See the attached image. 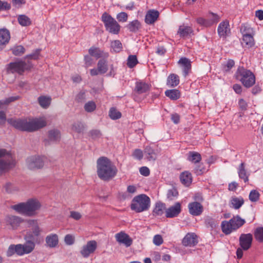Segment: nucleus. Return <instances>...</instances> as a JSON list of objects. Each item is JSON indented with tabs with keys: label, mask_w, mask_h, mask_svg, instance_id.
<instances>
[{
	"label": "nucleus",
	"mask_w": 263,
	"mask_h": 263,
	"mask_svg": "<svg viewBox=\"0 0 263 263\" xmlns=\"http://www.w3.org/2000/svg\"><path fill=\"white\" fill-rule=\"evenodd\" d=\"M8 122L15 128L22 131L32 132L46 125V122L43 119H8Z\"/></svg>",
	"instance_id": "nucleus-1"
},
{
	"label": "nucleus",
	"mask_w": 263,
	"mask_h": 263,
	"mask_svg": "<svg viewBox=\"0 0 263 263\" xmlns=\"http://www.w3.org/2000/svg\"><path fill=\"white\" fill-rule=\"evenodd\" d=\"M97 174L103 180H109L114 177L117 169L111 161L105 157L99 158L97 161Z\"/></svg>",
	"instance_id": "nucleus-2"
},
{
	"label": "nucleus",
	"mask_w": 263,
	"mask_h": 263,
	"mask_svg": "<svg viewBox=\"0 0 263 263\" xmlns=\"http://www.w3.org/2000/svg\"><path fill=\"white\" fill-rule=\"evenodd\" d=\"M150 205V198L145 194H141L133 198L130 208L136 213H140L148 210Z\"/></svg>",
	"instance_id": "nucleus-3"
},
{
	"label": "nucleus",
	"mask_w": 263,
	"mask_h": 263,
	"mask_svg": "<svg viewBox=\"0 0 263 263\" xmlns=\"http://www.w3.org/2000/svg\"><path fill=\"white\" fill-rule=\"evenodd\" d=\"M246 222L245 219L239 215L234 216L229 221H223L221 223V230L226 235L231 233L242 227Z\"/></svg>",
	"instance_id": "nucleus-4"
},
{
	"label": "nucleus",
	"mask_w": 263,
	"mask_h": 263,
	"mask_svg": "<svg viewBox=\"0 0 263 263\" xmlns=\"http://www.w3.org/2000/svg\"><path fill=\"white\" fill-rule=\"evenodd\" d=\"M15 165V161L11 154L5 149H0V174L8 171Z\"/></svg>",
	"instance_id": "nucleus-5"
},
{
	"label": "nucleus",
	"mask_w": 263,
	"mask_h": 263,
	"mask_svg": "<svg viewBox=\"0 0 263 263\" xmlns=\"http://www.w3.org/2000/svg\"><path fill=\"white\" fill-rule=\"evenodd\" d=\"M236 74L237 79H239L246 87H250L255 83V76L250 70H247L243 67H239Z\"/></svg>",
	"instance_id": "nucleus-6"
},
{
	"label": "nucleus",
	"mask_w": 263,
	"mask_h": 263,
	"mask_svg": "<svg viewBox=\"0 0 263 263\" xmlns=\"http://www.w3.org/2000/svg\"><path fill=\"white\" fill-rule=\"evenodd\" d=\"M32 67L30 62L27 63L22 60L11 62L7 65V71L10 73H17L19 74H23L26 70L29 69Z\"/></svg>",
	"instance_id": "nucleus-7"
},
{
	"label": "nucleus",
	"mask_w": 263,
	"mask_h": 263,
	"mask_svg": "<svg viewBox=\"0 0 263 263\" xmlns=\"http://www.w3.org/2000/svg\"><path fill=\"white\" fill-rule=\"evenodd\" d=\"M102 20L103 22L106 30L110 33L117 34L120 30V26L118 22L110 15L104 13L102 16Z\"/></svg>",
	"instance_id": "nucleus-8"
},
{
	"label": "nucleus",
	"mask_w": 263,
	"mask_h": 263,
	"mask_svg": "<svg viewBox=\"0 0 263 263\" xmlns=\"http://www.w3.org/2000/svg\"><path fill=\"white\" fill-rule=\"evenodd\" d=\"M28 224L31 227V232H28L26 237L29 239L36 241L37 240V237L42 232V230L39 227L36 220H29L28 221Z\"/></svg>",
	"instance_id": "nucleus-9"
},
{
	"label": "nucleus",
	"mask_w": 263,
	"mask_h": 263,
	"mask_svg": "<svg viewBox=\"0 0 263 263\" xmlns=\"http://www.w3.org/2000/svg\"><path fill=\"white\" fill-rule=\"evenodd\" d=\"M44 158L40 156H32L28 158L27 160L28 168L33 170L42 167L44 165Z\"/></svg>",
	"instance_id": "nucleus-10"
},
{
	"label": "nucleus",
	"mask_w": 263,
	"mask_h": 263,
	"mask_svg": "<svg viewBox=\"0 0 263 263\" xmlns=\"http://www.w3.org/2000/svg\"><path fill=\"white\" fill-rule=\"evenodd\" d=\"M253 236L251 234H242L239 237V245L244 250H248L251 246Z\"/></svg>",
	"instance_id": "nucleus-11"
},
{
	"label": "nucleus",
	"mask_w": 263,
	"mask_h": 263,
	"mask_svg": "<svg viewBox=\"0 0 263 263\" xmlns=\"http://www.w3.org/2000/svg\"><path fill=\"white\" fill-rule=\"evenodd\" d=\"M97 243L95 240H90L84 246L81 251V254L84 257H88L89 255L95 252L97 249Z\"/></svg>",
	"instance_id": "nucleus-12"
},
{
	"label": "nucleus",
	"mask_w": 263,
	"mask_h": 263,
	"mask_svg": "<svg viewBox=\"0 0 263 263\" xmlns=\"http://www.w3.org/2000/svg\"><path fill=\"white\" fill-rule=\"evenodd\" d=\"M27 210V216H32L35 214V211L41 207L40 202L36 199H30L26 202Z\"/></svg>",
	"instance_id": "nucleus-13"
},
{
	"label": "nucleus",
	"mask_w": 263,
	"mask_h": 263,
	"mask_svg": "<svg viewBox=\"0 0 263 263\" xmlns=\"http://www.w3.org/2000/svg\"><path fill=\"white\" fill-rule=\"evenodd\" d=\"M7 225L10 226L13 229H16L23 221L21 218L14 215H7L5 218Z\"/></svg>",
	"instance_id": "nucleus-14"
},
{
	"label": "nucleus",
	"mask_w": 263,
	"mask_h": 263,
	"mask_svg": "<svg viewBox=\"0 0 263 263\" xmlns=\"http://www.w3.org/2000/svg\"><path fill=\"white\" fill-rule=\"evenodd\" d=\"M189 213L193 216H199L203 211V207L198 202H192L188 205Z\"/></svg>",
	"instance_id": "nucleus-15"
},
{
	"label": "nucleus",
	"mask_w": 263,
	"mask_h": 263,
	"mask_svg": "<svg viewBox=\"0 0 263 263\" xmlns=\"http://www.w3.org/2000/svg\"><path fill=\"white\" fill-rule=\"evenodd\" d=\"M61 138L60 132L58 129H51L48 132V139L44 141L45 145H48L50 142L57 143Z\"/></svg>",
	"instance_id": "nucleus-16"
},
{
	"label": "nucleus",
	"mask_w": 263,
	"mask_h": 263,
	"mask_svg": "<svg viewBox=\"0 0 263 263\" xmlns=\"http://www.w3.org/2000/svg\"><path fill=\"white\" fill-rule=\"evenodd\" d=\"M116 240L121 244H123L126 247L131 246L133 242L132 238L124 232H120L115 235Z\"/></svg>",
	"instance_id": "nucleus-17"
},
{
	"label": "nucleus",
	"mask_w": 263,
	"mask_h": 263,
	"mask_svg": "<svg viewBox=\"0 0 263 263\" xmlns=\"http://www.w3.org/2000/svg\"><path fill=\"white\" fill-rule=\"evenodd\" d=\"M198 242L197 235L194 233H187L183 238L182 243L185 247H192Z\"/></svg>",
	"instance_id": "nucleus-18"
},
{
	"label": "nucleus",
	"mask_w": 263,
	"mask_h": 263,
	"mask_svg": "<svg viewBox=\"0 0 263 263\" xmlns=\"http://www.w3.org/2000/svg\"><path fill=\"white\" fill-rule=\"evenodd\" d=\"M180 212V203L179 202H177L175 205L166 210L165 216L167 218H173L177 216Z\"/></svg>",
	"instance_id": "nucleus-19"
},
{
	"label": "nucleus",
	"mask_w": 263,
	"mask_h": 263,
	"mask_svg": "<svg viewBox=\"0 0 263 263\" xmlns=\"http://www.w3.org/2000/svg\"><path fill=\"white\" fill-rule=\"evenodd\" d=\"M159 15V13L157 10H149L145 15V22L147 24H153L157 20Z\"/></svg>",
	"instance_id": "nucleus-20"
},
{
	"label": "nucleus",
	"mask_w": 263,
	"mask_h": 263,
	"mask_svg": "<svg viewBox=\"0 0 263 263\" xmlns=\"http://www.w3.org/2000/svg\"><path fill=\"white\" fill-rule=\"evenodd\" d=\"M229 23L223 21L220 23L218 27V33L220 37L226 38L230 33Z\"/></svg>",
	"instance_id": "nucleus-21"
},
{
	"label": "nucleus",
	"mask_w": 263,
	"mask_h": 263,
	"mask_svg": "<svg viewBox=\"0 0 263 263\" xmlns=\"http://www.w3.org/2000/svg\"><path fill=\"white\" fill-rule=\"evenodd\" d=\"M178 64L182 67L183 75L186 77L191 68L190 61L186 58H181L178 61Z\"/></svg>",
	"instance_id": "nucleus-22"
},
{
	"label": "nucleus",
	"mask_w": 263,
	"mask_h": 263,
	"mask_svg": "<svg viewBox=\"0 0 263 263\" xmlns=\"http://www.w3.org/2000/svg\"><path fill=\"white\" fill-rule=\"evenodd\" d=\"M150 87L151 86L148 84L143 81H139L136 83L135 90L138 93L141 94L148 92Z\"/></svg>",
	"instance_id": "nucleus-23"
},
{
	"label": "nucleus",
	"mask_w": 263,
	"mask_h": 263,
	"mask_svg": "<svg viewBox=\"0 0 263 263\" xmlns=\"http://www.w3.org/2000/svg\"><path fill=\"white\" fill-rule=\"evenodd\" d=\"M193 32V30L191 27L185 25L179 26L177 31L178 34L179 35L180 37L182 38H186L190 36Z\"/></svg>",
	"instance_id": "nucleus-24"
},
{
	"label": "nucleus",
	"mask_w": 263,
	"mask_h": 263,
	"mask_svg": "<svg viewBox=\"0 0 263 263\" xmlns=\"http://www.w3.org/2000/svg\"><path fill=\"white\" fill-rule=\"evenodd\" d=\"M10 39L9 31L6 29H0V45H6Z\"/></svg>",
	"instance_id": "nucleus-25"
},
{
	"label": "nucleus",
	"mask_w": 263,
	"mask_h": 263,
	"mask_svg": "<svg viewBox=\"0 0 263 263\" xmlns=\"http://www.w3.org/2000/svg\"><path fill=\"white\" fill-rule=\"evenodd\" d=\"M180 179L182 184L188 186L192 181V174L187 171L183 172L180 176Z\"/></svg>",
	"instance_id": "nucleus-26"
},
{
	"label": "nucleus",
	"mask_w": 263,
	"mask_h": 263,
	"mask_svg": "<svg viewBox=\"0 0 263 263\" xmlns=\"http://www.w3.org/2000/svg\"><path fill=\"white\" fill-rule=\"evenodd\" d=\"M58 236L55 234H52L47 236L46 242L48 246L50 248L55 247L58 243Z\"/></svg>",
	"instance_id": "nucleus-27"
},
{
	"label": "nucleus",
	"mask_w": 263,
	"mask_h": 263,
	"mask_svg": "<svg viewBox=\"0 0 263 263\" xmlns=\"http://www.w3.org/2000/svg\"><path fill=\"white\" fill-rule=\"evenodd\" d=\"M244 203V200L242 197H232L230 200L231 207L237 210L239 209Z\"/></svg>",
	"instance_id": "nucleus-28"
},
{
	"label": "nucleus",
	"mask_w": 263,
	"mask_h": 263,
	"mask_svg": "<svg viewBox=\"0 0 263 263\" xmlns=\"http://www.w3.org/2000/svg\"><path fill=\"white\" fill-rule=\"evenodd\" d=\"M179 78L176 74H171L167 79V85L169 87H174L179 84Z\"/></svg>",
	"instance_id": "nucleus-29"
},
{
	"label": "nucleus",
	"mask_w": 263,
	"mask_h": 263,
	"mask_svg": "<svg viewBox=\"0 0 263 263\" xmlns=\"http://www.w3.org/2000/svg\"><path fill=\"white\" fill-rule=\"evenodd\" d=\"M144 154L149 161H154L157 158V154L150 146H147L144 149Z\"/></svg>",
	"instance_id": "nucleus-30"
},
{
	"label": "nucleus",
	"mask_w": 263,
	"mask_h": 263,
	"mask_svg": "<svg viewBox=\"0 0 263 263\" xmlns=\"http://www.w3.org/2000/svg\"><path fill=\"white\" fill-rule=\"evenodd\" d=\"M12 209L18 213L27 215V210L26 202H22L12 206Z\"/></svg>",
	"instance_id": "nucleus-31"
},
{
	"label": "nucleus",
	"mask_w": 263,
	"mask_h": 263,
	"mask_svg": "<svg viewBox=\"0 0 263 263\" xmlns=\"http://www.w3.org/2000/svg\"><path fill=\"white\" fill-rule=\"evenodd\" d=\"M165 95L171 100H176L180 98V93L177 89L167 90L165 92Z\"/></svg>",
	"instance_id": "nucleus-32"
},
{
	"label": "nucleus",
	"mask_w": 263,
	"mask_h": 263,
	"mask_svg": "<svg viewBox=\"0 0 263 263\" xmlns=\"http://www.w3.org/2000/svg\"><path fill=\"white\" fill-rule=\"evenodd\" d=\"M254 35H243L242 44L243 46L249 48L254 45Z\"/></svg>",
	"instance_id": "nucleus-33"
},
{
	"label": "nucleus",
	"mask_w": 263,
	"mask_h": 263,
	"mask_svg": "<svg viewBox=\"0 0 263 263\" xmlns=\"http://www.w3.org/2000/svg\"><path fill=\"white\" fill-rule=\"evenodd\" d=\"M19 24L22 26H28L31 24V21L26 15H20L17 17Z\"/></svg>",
	"instance_id": "nucleus-34"
},
{
	"label": "nucleus",
	"mask_w": 263,
	"mask_h": 263,
	"mask_svg": "<svg viewBox=\"0 0 263 263\" xmlns=\"http://www.w3.org/2000/svg\"><path fill=\"white\" fill-rule=\"evenodd\" d=\"M165 209V204L162 203H156L155 207L153 210V214L156 216H161Z\"/></svg>",
	"instance_id": "nucleus-35"
},
{
	"label": "nucleus",
	"mask_w": 263,
	"mask_h": 263,
	"mask_svg": "<svg viewBox=\"0 0 263 263\" xmlns=\"http://www.w3.org/2000/svg\"><path fill=\"white\" fill-rule=\"evenodd\" d=\"M98 69L100 74H103L107 72L108 66L107 61L104 59H101L98 63Z\"/></svg>",
	"instance_id": "nucleus-36"
},
{
	"label": "nucleus",
	"mask_w": 263,
	"mask_h": 263,
	"mask_svg": "<svg viewBox=\"0 0 263 263\" xmlns=\"http://www.w3.org/2000/svg\"><path fill=\"white\" fill-rule=\"evenodd\" d=\"M39 104L44 108L49 107L51 103V98L46 96H41L38 98Z\"/></svg>",
	"instance_id": "nucleus-37"
},
{
	"label": "nucleus",
	"mask_w": 263,
	"mask_h": 263,
	"mask_svg": "<svg viewBox=\"0 0 263 263\" xmlns=\"http://www.w3.org/2000/svg\"><path fill=\"white\" fill-rule=\"evenodd\" d=\"M238 175L240 178L243 179L245 182L249 181L248 176L247 175L246 171L245 168V163H241L239 167Z\"/></svg>",
	"instance_id": "nucleus-38"
},
{
	"label": "nucleus",
	"mask_w": 263,
	"mask_h": 263,
	"mask_svg": "<svg viewBox=\"0 0 263 263\" xmlns=\"http://www.w3.org/2000/svg\"><path fill=\"white\" fill-rule=\"evenodd\" d=\"M201 159V155L197 152H190L189 153L188 160L193 163L199 162Z\"/></svg>",
	"instance_id": "nucleus-39"
},
{
	"label": "nucleus",
	"mask_w": 263,
	"mask_h": 263,
	"mask_svg": "<svg viewBox=\"0 0 263 263\" xmlns=\"http://www.w3.org/2000/svg\"><path fill=\"white\" fill-rule=\"evenodd\" d=\"M89 54L90 56L95 58L99 59L103 55V52L98 48L92 47L88 50Z\"/></svg>",
	"instance_id": "nucleus-40"
},
{
	"label": "nucleus",
	"mask_w": 263,
	"mask_h": 263,
	"mask_svg": "<svg viewBox=\"0 0 263 263\" xmlns=\"http://www.w3.org/2000/svg\"><path fill=\"white\" fill-rule=\"evenodd\" d=\"M34 241L29 239L27 243L24 245H23L24 250V254H28L33 251L34 248Z\"/></svg>",
	"instance_id": "nucleus-41"
},
{
	"label": "nucleus",
	"mask_w": 263,
	"mask_h": 263,
	"mask_svg": "<svg viewBox=\"0 0 263 263\" xmlns=\"http://www.w3.org/2000/svg\"><path fill=\"white\" fill-rule=\"evenodd\" d=\"M240 30L243 35H254L253 29L248 25H242Z\"/></svg>",
	"instance_id": "nucleus-42"
},
{
	"label": "nucleus",
	"mask_w": 263,
	"mask_h": 263,
	"mask_svg": "<svg viewBox=\"0 0 263 263\" xmlns=\"http://www.w3.org/2000/svg\"><path fill=\"white\" fill-rule=\"evenodd\" d=\"M12 53L16 56H21L23 54L25 51L24 47L21 45L14 46L11 49Z\"/></svg>",
	"instance_id": "nucleus-43"
},
{
	"label": "nucleus",
	"mask_w": 263,
	"mask_h": 263,
	"mask_svg": "<svg viewBox=\"0 0 263 263\" xmlns=\"http://www.w3.org/2000/svg\"><path fill=\"white\" fill-rule=\"evenodd\" d=\"M111 47L116 52H119L122 49V45L119 40H115L111 43Z\"/></svg>",
	"instance_id": "nucleus-44"
},
{
	"label": "nucleus",
	"mask_w": 263,
	"mask_h": 263,
	"mask_svg": "<svg viewBox=\"0 0 263 263\" xmlns=\"http://www.w3.org/2000/svg\"><path fill=\"white\" fill-rule=\"evenodd\" d=\"M205 223L207 227L211 228L212 229L215 228L218 224L217 221L209 217L206 218Z\"/></svg>",
	"instance_id": "nucleus-45"
},
{
	"label": "nucleus",
	"mask_w": 263,
	"mask_h": 263,
	"mask_svg": "<svg viewBox=\"0 0 263 263\" xmlns=\"http://www.w3.org/2000/svg\"><path fill=\"white\" fill-rule=\"evenodd\" d=\"M138 63L137 57L135 55H130L128 56L127 62V65L129 68H133Z\"/></svg>",
	"instance_id": "nucleus-46"
},
{
	"label": "nucleus",
	"mask_w": 263,
	"mask_h": 263,
	"mask_svg": "<svg viewBox=\"0 0 263 263\" xmlns=\"http://www.w3.org/2000/svg\"><path fill=\"white\" fill-rule=\"evenodd\" d=\"M140 27V23L137 20H135L130 22L127 26L128 29L132 32L137 31L139 29Z\"/></svg>",
	"instance_id": "nucleus-47"
},
{
	"label": "nucleus",
	"mask_w": 263,
	"mask_h": 263,
	"mask_svg": "<svg viewBox=\"0 0 263 263\" xmlns=\"http://www.w3.org/2000/svg\"><path fill=\"white\" fill-rule=\"evenodd\" d=\"M260 194L259 192L255 190H252L249 194V200L251 202H257L259 200Z\"/></svg>",
	"instance_id": "nucleus-48"
},
{
	"label": "nucleus",
	"mask_w": 263,
	"mask_h": 263,
	"mask_svg": "<svg viewBox=\"0 0 263 263\" xmlns=\"http://www.w3.org/2000/svg\"><path fill=\"white\" fill-rule=\"evenodd\" d=\"M109 116L111 119L113 120H116L121 118V114L116 108H111L109 110Z\"/></svg>",
	"instance_id": "nucleus-49"
},
{
	"label": "nucleus",
	"mask_w": 263,
	"mask_h": 263,
	"mask_svg": "<svg viewBox=\"0 0 263 263\" xmlns=\"http://www.w3.org/2000/svg\"><path fill=\"white\" fill-rule=\"evenodd\" d=\"M255 239L259 242H263V227L258 228L254 232Z\"/></svg>",
	"instance_id": "nucleus-50"
},
{
	"label": "nucleus",
	"mask_w": 263,
	"mask_h": 263,
	"mask_svg": "<svg viewBox=\"0 0 263 263\" xmlns=\"http://www.w3.org/2000/svg\"><path fill=\"white\" fill-rule=\"evenodd\" d=\"M84 126L81 122L74 123L72 126V130L76 133H81L84 130Z\"/></svg>",
	"instance_id": "nucleus-51"
},
{
	"label": "nucleus",
	"mask_w": 263,
	"mask_h": 263,
	"mask_svg": "<svg viewBox=\"0 0 263 263\" xmlns=\"http://www.w3.org/2000/svg\"><path fill=\"white\" fill-rule=\"evenodd\" d=\"M178 195V193L176 189L172 188L169 190L167 192V198L172 200L175 199V198L177 197Z\"/></svg>",
	"instance_id": "nucleus-52"
},
{
	"label": "nucleus",
	"mask_w": 263,
	"mask_h": 263,
	"mask_svg": "<svg viewBox=\"0 0 263 263\" xmlns=\"http://www.w3.org/2000/svg\"><path fill=\"white\" fill-rule=\"evenodd\" d=\"M96 105L93 101H89L84 105V109L87 112H92L96 109Z\"/></svg>",
	"instance_id": "nucleus-53"
},
{
	"label": "nucleus",
	"mask_w": 263,
	"mask_h": 263,
	"mask_svg": "<svg viewBox=\"0 0 263 263\" xmlns=\"http://www.w3.org/2000/svg\"><path fill=\"white\" fill-rule=\"evenodd\" d=\"M4 187L6 191L10 193L18 190V188L17 186L14 185L13 184L10 182L6 183L4 186Z\"/></svg>",
	"instance_id": "nucleus-54"
},
{
	"label": "nucleus",
	"mask_w": 263,
	"mask_h": 263,
	"mask_svg": "<svg viewBox=\"0 0 263 263\" xmlns=\"http://www.w3.org/2000/svg\"><path fill=\"white\" fill-rule=\"evenodd\" d=\"M235 62L232 60H229L225 64L222 66V70L224 72H228L234 66Z\"/></svg>",
	"instance_id": "nucleus-55"
},
{
	"label": "nucleus",
	"mask_w": 263,
	"mask_h": 263,
	"mask_svg": "<svg viewBox=\"0 0 263 263\" xmlns=\"http://www.w3.org/2000/svg\"><path fill=\"white\" fill-rule=\"evenodd\" d=\"M90 136L93 139H97L100 138L102 134L99 130L92 129L89 132Z\"/></svg>",
	"instance_id": "nucleus-56"
},
{
	"label": "nucleus",
	"mask_w": 263,
	"mask_h": 263,
	"mask_svg": "<svg viewBox=\"0 0 263 263\" xmlns=\"http://www.w3.org/2000/svg\"><path fill=\"white\" fill-rule=\"evenodd\" d=\"M163 242V239L161 235L157 234L153 238V243L157 246H160Z\"/></svg>",
	"instance_id": "nucleus-57"
},
{
	"label": "nucleus",
	"mask_w": 263,
	"mask_h": 263,
	"mask_svg": "<svg viewBox=\"0 0 263 263\" xmlns=\"http://www.w3.org/2000/svg\"><path fill=\"white\" fill-rule=\"evenodd\" d=\"M11 8V5L10 3L2 1L0 0V11L2 10H8Z\"/></svg>",
	"instance_id": "nucleus-58"
},
{
	"label": "nucleus",
	"mask_w": 263,
	"mask_h": 263,
	"mask_svg": "<svg viewBox=\"0 0 263 263\" xmlns=\"http://www.w3.org/2000/svg\"><path fill=\"white\" fill-rule=\"evenodd\" d=\"M133 156L136 159L141 160L143 158V152L140 149H136L133 152Z\"/></svg>",
	"instance_id": "nucleus-59"
},
{
	"label": "nucleus",
	"mask_w": 263,
	"mask_h": 263,
	"mask_svg": "<svg viewBox=\"0 0 263 263\" xmlns=\"http://www.w3.org/2000/svg\"><path fill=\"white\" fill-rule=\"evenodd\" d=\"M127 14L125 12H121L119 13L117 16V18L119 22H125L127 20Z\"/></svg>",
	"instance_id": "nucleus-60"
},
{
	"label": "nucleus",
	"mask_w": 263,
	"mask_h": 263,
	"mask_svg": "<svg viewBox=\"0 0 263 263\" xmlns=\"http://www.w3.org/2000/svg\"><path fill=\"white\" fill-rule=\"evenodd\" d=\"M65 243L68 245H71L74 243V237L70 234H67L65 236L64 239Z\"/></svg>",
	"instance_id": "nucleus-61"
},
{
	"label": "nucleus",
	"mask_w": 263,
	"mask_h": 263,
	"mask_svg": "<svg viewBox=\"0 0 263 263\" xmlns=\"http://www.w3.org/2000/svg\"><path fill=\"white\" fill-rule=\"evenodd\" d=\"M197 22L204 26L208 27L211 25V23H209V20H205L202 17H199L197 19Z\"/></svg>",
	"instance_id": "nucleus-62"
},
{
	"label": "nucleus",
	"mask_w": 263,
	"mask_h": 263,
	"mask_svg": "<svg viewBox=\"0 0 263 263\" xmlns=\"http://www.w3.org/2000/svg\"><path fill=\"white\" fill-rule=\"evenodd\" d=\"M84 61L86 67L90 66L94 63V61L91 56L88 55L84 57Z\"/></svg>",
	"instance_id": "nucleus-63"
},
{
	"label": "nucleus",
	"mask_w": 263,
	"mask_h": 263,
	"mask_svg": "<svg viewBox=\"0 0 263 263\" xmlns=\"http://www.w3.org/2000/svg\"><path fill=\"white\" fill-rule=\"evenodd\" d=\"M15 253H16L15 246L14 245H11L7 251V256L10 257Z\"/></svg>",
	"instance_id": "nucleus-64"
}]
</instances>
